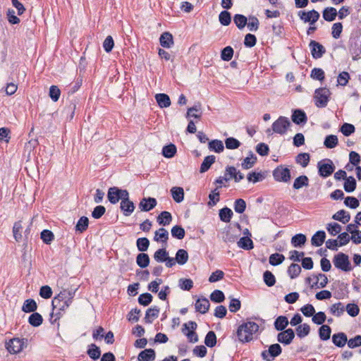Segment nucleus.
Returning <instances> with one entry per match:
<instances>
[{"label":"nucleus","mask_w":361,"mask_h":361,"mask_svg":"<svg viewBox=\"0 0 361 361\" xmlns=\"http://www.w3.org/2000/svg\"><path fill=\"white\" fill-rule=\"evenodd\" d=\"M209 149L216 153L222 152L224 149L222 141L219 140H213L209 142Z\"/></svg>","instance_id":"nucleus-44"},{"label":"nucleus","mask_w":361,"mask_h":361,"mask_svg":"<svg viewBox=\"0 0 361 361\" xmlns=\"http://www.w3.org/2000/svg\"><path fill=\"white\" fill-rule=\"evenodd\" d=\"M233 21L237 27L242 30L247 25V19L242 14H235L233 17Z\"/></svg>","instance_id":"nucleus-53"},{"label":"nucleus","mask_w":361,"mask_h":361,"mask_svg":"<svg viewBox=\"0 0 361 361\" xmlns=\"http://www.w3.org/2000/svg\"><path fill=\"white\" fill-rule=\"evenodd\" d=\"M172 221V216L170 212L164 211L157 216V222L159 225L167 226Z\"/></svg>","instance_id":"nucleus-35"},{"label":"nucleus","mask_w":361,"mask_h":361,"mask_svg":"<svg viewBox=\"0 0 361 361\" xmlns=\"http://www.w3.org/2000/svg\"><path fill=\"white\" fill-rule=\"evenodd\" d=\"M330 94L329 90L326 87L317 89L314 94L315 105L319 108L326 107L329 101Z\"/></svg>","instance_id":"nucleus-2"},{"label":"nucleus","mask_w":361,"mask_h":361,"mask_svg":"<svg viewBox=\"0 0 361 361\" xmlns=\"http://www.w3.org/2000/svg\"><path fill=\"white\" fill-rule=\"evenodd\" d=\"M157 102L161 108H166L171 105L169 97L164 93L157 94L155 96Z\"/></svg>","instance_id":"nucleus-24"},{"label":"nucleus","mask_w":361,"mask_h":361,"mask_svg":"<svg viewBox=\"0 0 361 361\" xmlns=\"http://www.w3.org/2000/svg\"><path fill=\"white\" fill-rule=\"evenodd\" d=\"M37 309V302L35 300L31 298L25 300L22 307V311L26 313L35 312Z\"/></svg>","instance_id":"nucleus-29"},{"label":"nucleus","mask_w":361,"mask_h":361,"mask_svg":"<svg viewBox=\"0 0 361 361\" xmlns=\"http://www.w3.org/2000/svg\"><path fill=\"white\" fill-rule=\"evenodd\" d=\"M225 145L226 147L228 149H235L240 146L241 143L238 140L230 137L225 140Z\"/></svg>","instance_id":"nucleus-61"},{"label":"nucleus","mask_w":361,"mask_h":361,"mask_svg":"<svg viewBox=\"0 0 361 361\" xmlns=\"http://www.w3.org/2000/svg\"><path fill=\"white\" fill-rule=\"evenodd\" d=\"M238 246L246 250H252L254 247L252 240L248 237H242L238 242Z\"/></svg>","instance_id":"nucleus-41"},{"label":"nucleus","mask_w":361,"mask_h":361,"mask_svg":"<svg viewBox=\"0 0 361 361\" xmlns=\"http://www.w3.org/2000/svg\"><path fill=\"white\" fill-rule=\"evenodd\" d=\"M307 240L306 236L304 234L298 233L295 235L291 238V243L294 247H301Z\"/></svg>","instance_id":"nucleus-49"},{"label":"nucleus","mask_w":361,"mask_h":361,"mask_svg":"<svg viewBox=\"0 0 361 361\" xmlns=\"http://www.w3.org/2000/svg\"><path fill=\"white\" fill-rule=\"evenodd\" d=\"M280 331L277 335V341L285 345L290 344L295 338L294 331L292 329H287Z\"/></svg>","instance_id":"nucleus-8"},{"label":"nucleus","mask_w":361,"mask_h":361,"mask_svg":"<svg viewBox=\"0 0 361 361\" xmlns=\"http://www.w3.org/2000/svg\"><path fill=\"white\" fill-rule=\"evenodd\" d=\"M333 262L334 266L343 271H350L352 270V267L349 257L347 255L339 252L334 257Z\"/></svg>","instance_id":"nucleus-3"},{"label":"nucleus","mask_w":361,"mask_h":361,"mask_svg":"<svg viewBox=\"0 0 361 361\" xmlns=\"http://www.w3.org/2000/svg\"><path fill=\"white\" fill-rule=\"evenodd\" d=\"M313 277L316 279V281L312 285H311V288H314L317 286L318 288H324L328 283V279L324 274L314 275Z\"/></svg>","instance_id":"nucleus-34"},{"label":"nucleus","mask_w":361,"mask_h":361,"mask_svg":"<svg viewBox=\"0 0 361 361\" xmlns=\"http://www.w3.org/2000/svg\"><path fill=\"white\" fill-rule=\"evenodd\" d=\"M195 307L197 312H199L201 314H205L209 309L210 303L206 298H198L196 300Z\"/></svg>","instance_id":"nucleus-15"},{"label":"nucleus","mask_w":361,"mask_h":361,"mask_svg":"<svg viewBox=\"0 0 361 361\" xmlns=\"http://www.w3.org/2000/svg\"><path fill=\"white\" fill-rule=\"evenodd\" d=\"M137 247L139 251H147L149 246V240L147 238H140L136 241Z\"/></svg>","instance_id":"nucleus-62"},{"label":"nucleus","mask_w":361,"mask_h":361,"mask_svg":"<svg viewBox=\"0 0 361 361\" xmlns=\"http://www.w3.org/2000/svg\"><path fill=\"white\" fill-rule=\"evenodd\" d=\"M41 239L47 245H49L54 239V233L47 229H44L41 232Z\"/></svg>","instance_id":"nucleus-64"},{"label":"nucleus","mask_w":361,"mask_h":361,"mask_svg":"<svg viewBox=\"0 0 361 361\" xmlns=\"http://www.w3.org/2000/svg\"><path fill=\"white\" fill-rule=\"evenodd\" d=\"M89 224V219L86 216H82L75 226V230L80 233H82L87 230Z\"/></svg>","instance_id":"nucleus-56"},{"label":"nucleus","mask_w":361,"mask_h":361,"mask_svg":"<svg viewBox=\"0 0 361 361\" xmlns=\"http://www.w3.org/2000/svg\"><path fill=\"white\" fill-rule=\"evenodd\" d=\"M349 51L353 55V60L361 54V49L358 40L355 38H350L349 41Z\"/></svg>","instance_id":"nucleus-22"},{"label":"nucleus","mask_w":361,"mask_h":361,"mask_svg":"<svg viewBox=\"0 0 361 361\" xmlns=\"http://www.w3.org/2000/svg\"><path fill=\"white\" fill-rule=\"evenodd\" d=\"M171 195L175 202L180 203L184 199V190L181 187H173L171 190Z\"/></svg>","instance_id":"nucleus-32"},{"label":"nucleus","mask_w":361,"mask_h":361,"mask_svg":"<svg viewBox=\"0 0 361 361\" xmlns=\"http://www.w3.org/2000/svg\"><path fill=\"white\" fill-rule=\"evenodd\" d=\"M236 174V168L233 166H227L225 169L224 179V181H229L231 179L235 180Z\"/></svg>","instance_id":"nucleus-52"},{"label":"nucleus","mask_w":361,"mask_h":361,"mask_svg":"<svg viewBox=\"0 0 361 361\" xmlns=\"http://www.w3.org/2000/svg\"><path fill=\"white\" fill-rule=\"evenodd\" d=\"M87 354L92 360H97L101 356V350L99 347H98L97 345H95L94 343H91L90 345H88Z\"/></svg>","instance_id":"nucleus-27"},{"label":"nucleus","mask_w":361,"mask_h":361,"mask_svg":"<svg viewBox=\"0 0 361 361\" xmlns=\"http://www.w3.org/2000/svg\"><path fill=\"white\" fill-rule=\"evenodd\" d=\"M337 14V10L334 7H326L322 11L323 18L328 22L334 21Z\"/></svg>","instance_id":"nucleus-23"},{"label":"nucleus","mask_w":361,"mask_h":361,"mask_svg":"<svg viewBox=\"0 0 361 361\" xmlns=\"http://www.w3.org/2000/svg\"><path fill=\"white\" fill-rule=\"evenodd\" d=\"M331 329L328 325H322L319 329V336L322 341H327L330 338Z\"/></svg>","instance_id":"nucleus-43"},{"label":"nucleus","mask_w":361,"mask_h":361,"mask_svg":"<svg viewBox=\"0 0 361 361\" xmlns=\"http://www.w3.org/2000/svg\"><path fill=\"white\" fill-rule=\"evenodd\" d=\"M171 235L173 238L182 240L185 235L184 228L180 226H174L171 228Z\"/></svg>","instance_id":"nucleus-58"},{"label":"nucleus","mask_w":361,"mask_h":361,"mask_svg":"<svg viewBox=\"0 0 361 361\" xmlns=\"http://www.w3.org/2000/svg\"><path fill=\"white\" fill-rule=\"evenodd\" d=\"M176 153V147L173 144L165 145L162 148V155L166 158H172Z\"/></svg>","instance_id":"nucleus-40"},{"label":"nucleus","mask_w":361,"mask_h":361,"mask_svg":"<svg viewBox=\"0 0 361 361\" xmlns=\"http://www.w3.org/2000/svg\"><path fill=\"white\" fill-rule=\"evenodd\" d=\"M309 46L311 49V54L313 59H319L326 52L324 47L314 40H311Z\"/></svg>","instance_id":"nucleus-10"},{"label":"nucleus","mask_w":361,"mask_h":361,"mask_svg":"<svg viewBox=\"0 0 361 361\" xmlns=\"http://www.w3.org/2000/svg\"><path fill=\"white\" fill-rule=\"evenodd\" d=\"M28 322L31 326L37 327L42 324L43 318L39 313L32 312L28 318Z\"/></svg>","instance_id":"nucleus-38"},{"label":"nucleus","mask_w":361,"mask_h":361,"mask_svg":"<svg viewBox=\"0 0 361 361\" xmlns=\"http://www.w3.org/2000/svg\"><path fill=\"white\" fill-rule=\"evenodd\" d=\"M149 257L146 253H140L137 255L136 263L140 268H146L149 264Z\"/></svg>","instance_id":"nucleus-36"},{"label":"nucleus","mask_w":361,"mask_h":361,"mask_svg":"<svg viewBox=\"0 0 361 361\" xmlns=\"http://www.w3.org/2000/svg\"><path fill=\"white\" fill-rule=\"evenodd\" d=\"M338 140L336 135H327L324 140V145L326 148L332 149L338 145Z\"/></svg>","instance_id":"nucleus-47"},{"label":"nucleus","mask_w":361,"mask_h":361,"mask_svg":"<svg viewBox=\"0 0 361 361\" xmlns=\"http://www.w3.org/2000/svg\"><path fill=\"white\" fill-rule=\"evenodd\" d=\"M288 324V319L286 316H279L275 319L274 325L276 330L280 331L286 330Z\"/></svg>","instance_id":"nucleus-26"},{"label":"nucleus","mask_w":361,"mask_h":361,"mask_svg":"<svg viewBox=\"0 0 361 361\" xmlns=\"http://www.w3.org/2000/svg\"><path fill=\"white\" fill-rule=\"evenodd\" d=\"M23 344L22 340L14 338L6 343V348L10 353L16 354L22 350Z\"/></svg>","instance_id":"nucleus-9"},{"label":"nucleus","mask_w":361,"mask_h":361,"mask_svg":"<svg viewBox=\"0 0 361 361\" xmlns=\"http://www.w3.org/2000/svg\"><path fill=\"white\" fill-rule=\"evenodd\" d=\"M157 204V201L155 198L151 197H144L140 200L138 207L140 211L149 212L154 209Z\"/></svg>","instance_id":"nucleus-13"},{"label":"nucleus","mask_w":361,"mask_h":361,"mask_svg":"<svg viewBox=\"0 0 361 361\" xmlns=\"http://www.w3.org/2000/svg\"><path fill=\"white\" fill-rule=\"evenodd\" d=\"M348 341L347 336L343 332H340L337 334H334L332 336V342L334 344L338 347L342 348L343 347Z\"/></svg>","instance_id":"nucleus-18"},{"label":"nucleus","mask_w":361,"mask_h":361,"mask_svg":"<svg viewBox=\"0 0 361 361\" xmlns=\"http://www.w3.org/2000/svg\"><path fill=\"white\" fill-rule=\"evenodd\" d=\"M287 272L290 279H295L300 275L301 267L299 264L293 263L288 267Z\"/></svg>","instance_id":"nucleus-46"},{"label":"nucleus","mask_w":361,"mask_h":361,"mask_svg":"<svg viewBox=\"0 0 361 361\" xmlns=\"http://www.w3.org/2000/svg\"><path fill=\"white\" fill-rule=\"evenodd\" d=\"M273 176L276 181L288 183L291 179L290 171L288 168L283 165L277 166L273 171Z\"/></svg>","instance_id":"nucleus-6"},{"label":"nucleus","mask_w":361,"mask_h":361,"mask_svg":"<svg viewBox=\"0 0 361 361\" xmlns=\"http://www.w3.org/2000/svg\"><path fill=\"white\" fill-rule=\"evenodd\" d=\"M265 176L262 172H250L247 174V178L249 182H252L254 183H257L259 181H262L264 179Z\"/></svg>","instance_id":"nucleus-57"},{"label":"nucleus","mask_w":361,"mask_h":361,"mask_svg":"<svg viewBox=\"0 0 361 361\" xmlns=\"http://www.w3.org/2000/svg\"><path fill=\"white\" fill-rule=\"evenodd\" d=\"M219 20L222 25L228 26L231 22V13L227 11H223L219 16Z\"/></svg>","instance_id":"nucleus-55"},{"label":"nucleus","mask_w":361,"mask_h":361,"mask_svg":"<svg viewBox=\"0 0 361 361\" xmlns=\"http://www.w3.org/2000/svg\"><path fill=\"white\" fill-rule=\"evenodd\" d=\"M168 255L169 252L165 248H160L154 252V259L157 262H164Z\"/></svg>","instance_id":"nucleus-51"},{"label":"nucleus","mask_w":361,"mask_h":361,"mask_svg":"<svg viewBox=\"0 0 361 361\" xmlns=\"http://www.w3.org/2000/svg\"><path fill=\"white\" fill-rule=\"evenodd\" d=\"M120 208L123 212V214L126 216H130L135 209L134 203L130 200L126 201H121L120 204Z\"/></svg>","instance_id":"nucleus-20"},{"label":"nucleus","mask_w":361,"mask_h":361,"mask_svg":"<svg viewBox=\"0 0 361 361\" xmlns=\"http://www.w3.org/2000/svg\"><path fill=\"white\" fill-rule=\"evenodd\" d=\"M256 161L257 157L252 153V151H250V156L244 159L241 166L244 169H249L255 164Z\"/></svg>","instance_id":"nucleus-37"},{"label":"nucleus","mask_w":361,"mask_h":361,"mask_svg":"<svg viewBox=\"0 0 361 361\" xmlns=\"http://www.w3.org/2000/svg\"><path fill=\"white\" fill-rule=\"evenodd\" d=\"M156 353L154 350L152 348L145 349L141 351L138 356V361H153L155 360Z\"/></svg>","instance_id":"nucleus-17"},{"label":"nucleus","mask_w":361,"mask_h":361,"mask_svg":"<svg viewBox=\"0 0 361 361\" xmlns=\"http://www.w3.org/2000/svg\"><path fill=\"white\" fill-rule=\"evenodd\" d=\"M216 157L214 155L207 156L201 164L200 172L201 173L207 171L211 166L215 162Z\"/></svg>","instance_id":"nucleus-25"},{"label":"nucleus","mask_w":361,"mask_h":361,"mask_svg":"<svg viewBox=\"0 0 361 361\" xmlns=\"http://www.w3.org/2000/svg\"><path fill=\"white\" fill-rule=\"evenodd\" d=\"M296 334L300 338L307 336L310 332V326L307 324L298 325L295 329Z\"/></svg>","instance_id":"nucleus-39"},{"label":"nucleus","mask_w":361,"mask_h":361,"mask_svg":"<svg viewBox=\"0 0 361 361\" xmlns=\"http://www.w3.org/2000/svg\"><path fill=\"white\" fill-rule=\"evenodd\" d=\"M282 353V348L279 343H274L269 345L268 350L262 352L261 356L265 361H273L275 357L280 355Z\"/></svg>","instance_id":"nucleus-7"},{"label":"nucleus","mask_w":361,"mask_h":361,"mask_svg":"<svg viewBox=\"0 0 361 361\" xmlns=\"http://www.w3.org/2000/svg\"><path fill=\"white\" fill-rule=\"evenodd\" d=\"M318 173L321 177L326 178L330 176L335 171V166L332 160L324 159L317 164Z\"/></svg>","instance_id":"nucleus-4"},{"label":"nucleus","mask_w":361,"mask_h":361,"mask_svg":"<svg viewBox=\"0 0 361 361\" xmlns=\"http://www.w3.org/2000/svg\"><path fill=\"white\" fill-rule=\"evenodd\" d=\"M201 104L197 103L192 107L188 109L186 118L193 117L195 118H200L201 117Z\"/></svg>","instance_id":"nucleus-31"},{"label":"nucleus","mask_w":361,"mask_h":361,"mask_svg":"<svg viewBox=\"0 0 361 361\" xmlns=\"http://www.w3.org/2000/svg\"><path fill=\"white\" fill-rule=\"evenodd\" d=\"M310 156L308 153H300L295 157V161L302 167H306L310 162Z\"/></svg>","instance_id":"nucleus-54"},{"label":"nucleus","mask_w":361,"mask_h":361,"mask_svg":"<svg viewBox=\"0 0 361 361\" xmlns=\"http://www.w3.org/2000/svg\"><path fill=\"white\" fill-rule=\"evenodd\" d=\"M309 185V178L305 175H302L296 178L294 180L293 188L295 190H299L302 187H307Z\"/></svg>","instance_id":"nucleus-30"},{"label":"nucleus","mask_w":361,"mask_h":361,"mask_svg":"<svg viewBox=\"0 0 361 361\" xmlns=\"http://www.w3.org/2000/svg\"><path fill=\"white\" fill-rule=\"evenodd\" d=\"M263 279L265 284L269 286H273L276 283L274 275L270 271H265L263 274Z\"/></svg>","instance_id":"nucleus-63"},{"label":"nucleus","mask_w":361,"mask_h":361,"mask_svg":"<svg viewBox=\"0 0 361 361\" xmlns=\"http://www.w3.org/2000/svg\"><path fill=\"white\" fill-rule=\"evenodd\" d=\"M290 126L291 123L289 119L287 117L281 116L272 123L271 128L274 133L284 135Z\"/></svg>","instance_id":"nucleus-5"},{"label":"nucleus","mask_w":361,"mask_h":361,"mask_svg":"<svg viewBox=\"0 0 361 361\" xmlns=\"http://www.w3.org/2000/svg\"><path fill=\"white\" fill-rule=\"evenodd\" d=\"M259 325L251 321L243 322L237 329L236 336L239 342L245 343L253 339V335L258 332Z\"/></svg>","instance_id":"nucleus-1"},{"label":"nucleus","mask_w":361,"mask_h":361,"mask_svg":"<svg viewBox=\"0 0 361 361\" xmlns=\"http://www.w3.org/2000/svg\"><path fill=\"white\" fill-rule=\"evenodd\" d=\"M344 311L345 307L341 302L333 304L330 307L331 313L336 317H340L342 315Z\"/></svg>","instance_id":"nucleus-48"},{"label":"nucleus","mask_w":361,"mask_h":361,"mask_svg":"<svg viewBox=\"0 0 361 361\" xmlns=\"http://www.w3.org/2000/svg\"><path fill=\"white\" fill-rule=\"evenodd\" d=\"M344 190L348 192H353L356 188V180L353 176H349L345 178Z\"/></svg>","instance_id":"nucleus-45"},{"label":"nucleus","mask_w":361,"mask_h":361,"mask_svg":"<svg viewBox=\"0 0 361 361\" xmlns=\"http://www.w3.org/2000/svg\"><path fill=\"white\" fill-rule=\"evenodd\" d=\"M176 260L180 265L185 264L188 260V254L185 250L180 249L176 254Z\"/></svg>","instance_id":"nucleus-42"},{"label":"nucleus","mask_w":361,"mask_h":361,"mask_svg":"<svg viewBox=\"0 0 361 361\" xmlns=\"http://www.w3.org/2000/svg\"><path fill=\"white\" fill-rule=\"evenodd\" d=\"M73 296H74V293H72L71 291L67 290H63L61 291L56 296H55L54 298V299L52 300L53 303H56V305H57V304L59 303L58 301H63V302L71 301L72 302Z\"/></svg>","instance_id":"nucleus-14"},{"label":"nucleus","mask_w":361,"mask_h":361,"mask_svg":"<svg viewBox=\"0 0 361 361\" xmlns=\"http://www.w3.org/2000/svg\"><path fill=\"white\" fill-rule=\"evenodd\" d=\"M285 259V257L282 254L274 253L269 257V263L272 266H277L281 264Z\"/></svg>","instance_id":"nucleus-60"},{"label":"nucleus","mask_w":361,"mask_h":361,"mask_svg":"<svg viewBox=\"0 0 361 361\" xmlns=\"http://www.w3.org/2000/svg\"><path fill=\"white\" fill-rule=\"evenodd\" d=\"M332 219L343 224L348 223L350 219V214L344 209L339 210L332 216Z\"/></svg>","instance_id":"nucleus-28"},{"label":"nucleus","mask_w":361,"mask_h":361,"mask_svg":"<svg viewBox=\"0 0 361 361\" xmlns=\"http://www.w3.org/2000/svg\"><path fill=\"white\" fill-rule=\"evenodd\" d=\"M233 49L230 47V46H228V47H226L225 48H224L222 50H221V58L223 61H229L230 60H231L233 56Z\"/></svg>","instance_id":"nucleus-59"},{"label":"nucleus","mask_w":361,"mask_h":361,"mask_svg":"<svg viewBox=\"0 0 361 361\" xmlns=\"http://www.w3.org/2000/svg\"><path fill=\"white\" fill-rule=\"evenodd\" d=\"M326 233L324 231H317L311 239L312 245L315 247L321 246L325 241Z\"/></svg>","instance_id":"nucleus-21"},{"label":"nucleus","mask_w":361,"mask_h":361,"mask_svg":"<svg viewBox=\"0 0 361 361\" xmlns=\"http://www.w3.org/2000/svg\"><path fill=\"white\" fill-rule=\"evenodd\" d=\"M58 302H59V303L57 304V305H56V303H53L52 302L53 310H56V309L58 310V312L56 313V317L54 319V320H52V318H53V316H54V313L52 312L50 314V316H51L50 322L52 324L56 322V320L60 318V316L61 315V312H64L65 310L67 309L71 305V304L72 303L71 301H69V302H67V301H65V302L58 301Z\"/></svg>","instance_id":"nucleus-12"},{"label":"nucleus","mask_w":361,"mask_h":361,"mask_svg":"<svg viewBox=\"0 0 361 361\" xmlns=\"http://www.w3.org/2000/svg\"><path fill=\"white\" fill-rule=\"evenodd\" d=\"M292 121L299 126H304L307 122L305 112L302 109H294L291 116Z\"/></svg>","instance_id":"nucleus-11"},{"label":"nucleus","mask_w":361,"mask_h":361,"mask_svg":"<svg viewBox=\"0 0 361 361\" xmlns=\"http://www.w3.org/2000/svg\"><path fill=\"white\" fill-rule=\"evenodd\" d=\"M159 42L163 47L169 49L173 44V35L169 32H164L161 35Z\"/></svg>","instance_id":"nucleus-19"},{"label":"nucleus","mask_w":361,"mask_h":361,"mask_svg":"<svg viewBox=\"0 0 361 361\" xmlns=\"http://www.w3.org/2000/svg\"><path fill=\"white\" fill-rule=\"evenodd\" d=\"M160 309L158 306H153L149 308L145 313L144 321L147 324L152 323L153 320L158 317Z\"/></svg>","instance_id":"nucleus-16"},{"label":"nucleus","mask_w":361,"mask_h":361,"mask_svg":"<svg viewBox=\"0 0 361 361\" xmlns=\"http://www.w3.org/2000/svg\"><path fill=\"white\" fill-rule=\"evenodd\" d=\"M204 343L209 348H213L216 344V336L213 331H209L204 338Z\"/></svg>","instance_id":"nucleus-50"},{"label":"nucleus","mask_w":361,"mask_h":361,"mask_svg":"<svg viewBox=\"0 0 361 361\" xmlns=\"http://www.w3.org/2000/svg\"><path fill=\"white\" fill-rule=\"evenodd\" d=\"M219 215L221 221L228 223L231 221L233 213L230 208L225 207L219 210Z\"/></svg>","instance_id":"nucleus-33"}]
</instances>
